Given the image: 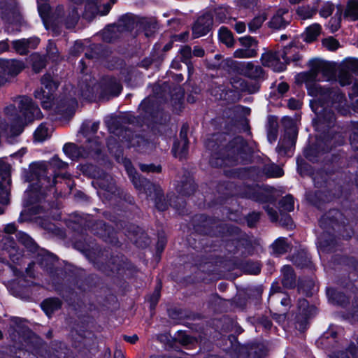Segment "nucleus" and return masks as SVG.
<instances>
[{"label":"nucleus","mask_w":358,"mask_h":358,"mask_svg":"<svg viewBox=\"0 0 358 358\" xmlns=\"http://www.w3.org/2000/svg\"><path fill=\"white\" fill-rule=\"evenodd\" d=\"M310 70L299 73L296 77V81L298 83H305L308 94L315 97L310 103L316 115L313 122L316 130L325 132L335 122L334 113L329 106L336 101H341L343 98V94L338 90L322 87L316 83L319 73H322L327 80L336 78L335 69L331 64L319 60H313L310 62Z\"/></svg>","instance_id":"nucleus-1"},{"label":"nucleus","mask_w":358,"mask_h":358,"mask_svg":"<svg viewBox=\"0 0 358 358\" xmlns=\"http://www.w3.org/2000/svg\"><path fill=\"white\" fill-rule=\"evenodd\" d=\"M50 166L65 169L68 164L55 156L49 165L42 162L31 166V180L36 182L32 183L31 189L27 192V203L32 206L30 210L34 215L47 212L54 206L52 199L55 198L54 185L56 181L54 171Z\"/></svg>","instance_id":"nucleus-2"},{"label":"nucleus","mask_w":358,"mask_h":358,"mask_svg":"<svg viewBox=\"0 0 358 358\" xmlns=\"http://www.w3.org/2000/svg\"><path fill=\"white\" fill-rule=\"evenodd\" d=\"M227 141L226 134H217L206 142V147L212 150L210 164L216 168L234 166L250 162L252 149L242 136H236Z\"/></svg>","instance_id":"nucleus-3"},{"label":"nucleus","mask_w":358,"mask_h":358,"mask_svg":"<svg viewBox=\"0 0 358 358\" xmlns=\"http://www.w3.org/2000/svg\"><path fill=\"white\" fill-rule=\"evenodd\" d=\"M324 232L320 238V249L326 252H333L337 245V236L348 239L353 235V229L344 215L338 209H331L319 220Z\"/></svg>","instance_id":"nucleus-4"},{"label":"nucleus","mask_w":358,"mask_h":358,"mask_svg":"<svg viewBox=\"0 0 358 358\" xmlns=\"http://www.w3.org/2000/svg\"><path fill=\"white\" fill-rule=\"evenodd\" d=\"M153 92V95L149 96L141 102L139 108L144 113L145 118L150 119L157 124L166 125L171 116L169 113L164 111L162 104L166 103L171 96L169 86L165 83L162 86L155 85Z\"/></svg>","instance_id":"nucleus-5"},{"label":"nucleus","mask_w":358,"mask_h":358,"mask_svg":"<svg viewBox=\"0 0 358 358\" xmlns=\"http://www.w3.org/2000/svg\"><path fill=\"white\" fill-rule=\"evenodd\" d=\"M74 248L83 252L99 270L107 275H110V272L113 273L119 269V265H116L115 259L111 258L107 260L108 251L102 250L88 236L83 235L80 238L76 239L74 243Z\"/></svg>","instance_id":"nucleus-6"},{"label":"nucleus","mask_w":358,"mask_h":358,"mask_svg":"<svg viewBox=\"0 0 358 358\" xmlns=\"http://www.w3.org/2000/svg\"><path fill=\"white\" fill-rule=\"evenodd\" d=\"M80 19V15L76 6H71L65 8L63 6L59 5L50 17L48 23L50 27L56 36L63 31V28L73 29L75 28Z\"/></svg>","instance_id":"nucleus-7"},{"label":"nucleus","mask_w":358,"mask_h":358,"mask_svg":"<svg viewBox=\"0 0 358 358\" xmlns=\"http://www.w3.org/2000/svg\"><path fill=\"white\" fill-rule=\"evenodd\" d=\"M129 176L135 188L144 192L148 196L150 197L159 210L164 211L168 208V203L160 186L151 182L132 170L129 171Z\"/></svg>","instance_id":"nucleus-8"},{"label":"nucleus","mask_w":358,"mask_h":358,"mask_svg":"<svg viewBox=\"0 0 358 358\" xmlns=\"http://www.w3.org/2000/svg\"><path fill=\"white\" fill-rule=\"evenodd\" d=\"M69 227L76 231H78L80 228L81 231L83 229L85 230L87 229L93 234L102 238L106 241L110 238L113 231L112 227L107 225L103 220H94L90 215L75 217L74 220L70 222Z\"/></svg>","instance_id":"nucleus-9"},{"label":"nucleus","mask_w":358,"mask_h":358,"mask_svg":"<svg viewBox=\"0 0 358 358\" xmlns=\"http://www.w3.org/2000/svg\"><path fill=\"white\" fill-rule=\"evenodd\" d=\"M194 229L196 232L203 235L224 236L229 224L221 220L209 217L206 215H196L194 220Z\"/></svg>","instance_id":"nucleus-10"},{"label":"nucleus","mask_w":358,"mask_h":358,"mask_svg":"<svg viewBox=\"0 0 358 358\" xmlns=\"http://www.w3.org/2000/svg\"><path fill=\"white\" fill-rule=\"evenodd\" d=\"M292 47H285L282 51L268 50L261 57L264 66L271 68L275 71H282L286 64L290 62L288 57L292 52Z\"/></svg>","instance_id":"nucleus-11"},{"label":"nucleus","mask_w":358,"mask_h":358,"mask_svg":"<svg viewBox=\"0 0 358 358\" xmlns=\"http://www.w3.org/2000/svg\"><path fill=\"white\" fill-rule=\"evenodd\" d=\"M341 137L338 134L332 136L329 134L324 135L322 139L317 140L315 145L305 150V157L311 162L317 161L320 151L323 152H329L333 148L341 145L343 140Z\"/></svg>","instance_id":"nucleus-12"},{"label":"nucleus","mask_w":358,"mask_h":358,"mask_svg":"<svg viewBox=\"0 0 358 358\" xmlns=\"http://www.w3.org/2000/svg\"><path fill=\"white\" fill-rule=\"evenodd\" d=\"M0 17L3 21L10 24L22 26L25 24L15 0L0 1Z\"/></svg>","instance_id":"nucleus-13"},{"label":"nucleus","mask_w":358,"mask_h":358,"mask_svg":"<svg viewBox=\"0 0 358 358\" xmlns=\"http://www.w3.org/2000/svg\"><path fill=\"white\" fill-rule=\"evenodd\" d=\"M317 313L315 306H310L305 299L297 301V312L295 317V328L300 332H304L308 326V320Z\"/></svg>","instance_id":"nucleus-14"},{"label":"nucleus","mask_w":358,"mask_h":358,"mask_svg":"<svg viewBox=\"0 0 358 358\" xmlns=\"http://www.w3.org/2000/svg\"><path fill=\"white\" fill-rule=\"evenodd\" d=\"M96 183L101 189L107 193L108 196H119L120 198H123L129 203H133L134 198L130 194L126 193L124 194L123 192L116 185L115 180L110 175L105 172H101V176L96 180Z\"/></svg>","instance_id":"nucleus-15"},{"label":"nucleus","mask_w":358,"mask_h":358,"mask_svg":"<svg viewBox=\"0 0 358 358\" xmlns=\"http://www.w3.org/2000/svg\"><path fill=\"white\" fill-rule=\"evenodd\" d=\"M15 101L17 102V108L24 120L31 122L35 119L42 117L40 108L36 105L32 99L27 96H19L15 98Z\"/></svg>","instance_id":"nucleus-16"},{"label":"nucleus","mask_w":358,"mask_h":358,"mask_svg":"<svg viewBox=\"0 0 358 358\" xmlns=\"http://www.w3.org/2000/svg\"><path fill=\"white\" fill-rule=\"evenodd\" d=\"M24 69L23 62L16 59H0V86L8 82L10 78L19 74Z\"/></svg>","instance_id":"nucleus-17"},{"label":"nucleus","mask_w":358,"mask_h":358,"mask_svg":"<svg viewBox=\"0 0 358 358\" xmlns=\"http://www.w3.org/2000/svg\"><path fill=\"white\" fill-rule=\"evenodd\" d=\"M128 119L124 116H111L106 120V124L110 132L122 140H129L131 131L127 128Z\"/></svg>","instance_id":"nucleus-18"},{"label":"nucleus","mask_w":358,"mask_h":358,"mask_svg":"<svg viewBox=\"0 0 358 358\" xmlns=\"http://www.w3.org/2000/svg\"><path fill=\"white\" fill-rule=\"evenodd\" d=\"M284 138L279 142L276 149L280 153L287 154L295 145L298 131L296 126L289 119L284 120Z\"/></svg>","instance_id":"nucleus-19"},{"label":"nucleus","mask_w":358,"mask_h":358,"mask_svg":"<svg viewBox=\"0 0 358 358\" xmlns=\"http://www.w3.org/2000/svg\"><path fill=\"white\" fill-rule=\"evenodd\" d=\"M224 237L235 245L234 249L230 250L236 253L241 248H248L251 247V242L248 235L242 231L238 227L229 224Z\"/></svg>","instance_id":"nucleus-20"},{"label":"nucleus","mask_w":358,"mask_h":358,"mask_svg":"<svg viewBox=\"0 0 358 358\" xmlns=\"http://www.w3.org/2000/svg\"><path fill=\"white\" fill-rule=\"evenodd\" d=\"M100 98L108 100L112 97L118 96L122 87L120 82L113 77L105 76L99 83Z\"/></svg>","instance_id":"nucleus-21"},{"label":"nucleus","mask_w":358,"mask_h":358,"mask_svg":"<svg viewBox=\"0 0 358 358\" xmlns=\"http://www.w3.org/2000/svg\"><path fill=\"white\" fill-rule=\"evenodd\" d=\"M213 15L208 12L200 16L192 26V36L194 38H199L207 34L212 28Z\"/></svg>","instance_id":"nucleus-22"},{"label":"nucleus","mask_w":358,"mask_h":358,"mask_svg":"<svg viewBox=\"0 0 358 358\" xmlns=\"http://www.w3.org/2000/svg\"><path fill=\"white\" fill-rule=\"evenodd\" d=\"M268 303L276 308L281 306L285 308V310H287L292 306V300L288 293L282 292L280 287L274 285L271 287Z\"/></svg>","instance_id":"nucleus-23"},{"label":"nucleus","mask_w":358,"mask_h":358,"mask_svg":"<svg viewBox=\"0 0 358 358\" xmlns=\"http://www.w3.org/2000/svg\"><path fill=\"white\" fill-rule=\"evenodd\" d=\"M129 238L138 248H146L150 241L145 231L136 225H130L127 229Z\"/></svg>","instance_id":"nucleus-24"},{"label":"nucleus","mask_w":358,"mask_h":358,"mask_svg":"<svg viewBox=\"0 0 358 358\" xmlns=\"http://www.w3.org/2000/svg\"><path fill=\"white\" fill-rule=\"evenodd\" d=\"M4 113L6 115L13 121H15V124H13L10 127V133L12 136H17L20 135L24 127V124L21 117L17 114V109L15 105H10L4 108Z\"/></svg>","instance_id":"nucleus-25"},{"label":"nucleus","mask_w":358,"mask_h":358,"mask_svg":"<svg viewBox=\"0 0 358 358\" xmlns=\"http://www.w3.org/2000/svg\"><path fill=\"white\" fill-rule=\"evenodd\" d=\"M196 189L194 179L189 173L183 175L180 183L178 185L176 189L177 192L182 196L192 195Z\"/></svg>","instance_id":"nucleus-26"},{"label":"nucleus","mask_w":358,"mask_h":358,"mask_svg":"<svg viewBox=\"0 0 358 358\" xmlns=\"http://www.w3.org/2000/svg\"><path fill=\"white\" fill-rule=\"evenodd\" d=\"M17 241L24 247L27 252L36 254L38 251H43L37 243L27 234L18 231L16 234Z\"/></svg>","instance_id":"nucleus-27"},{"label":"nucleus","mask_w":358,"mask_h":358,"mask_svg":"<svg viewBox=\"0 0 358 358\" xmlns=\"http://www.w3.org/2000/svg\"><path fill=\"white\" fill-rule=\"evenodd\" d=\"M282 286L287 289H292L296 287V276L293 268L289 265L284 266L281 269Z\"/></svg>","instance_id":"nucleus-28"},{"label":"nucleus","mask_w":358,"mask_h":358,"mask_svg":"<svg viewBox=\"0 0 358 358\" xmlns=\"http://www.w3.org/2000/svg\"><path fill=\"white\" fill-rule=\"evenodd\" d=\"M64 153L72 160H78L80 158H85L87 153L84 147H78L73 143H66L63 148Z\"/></svg>","instance_id":"nucleus-29"},{"label":"nucleus","mask_w":358,"mask_h":358,"mask_svg":"<svg viewBox=\"0 0 358 358\" xmlns=\"http://www.w3.org/2000/svg\"><path fill=\"white\" fill-rule=\"evenodd\" d=\"M244 349L247 358H264L267 352L266 347L261 343L248 344Z\"/></svg>","instance_id":"nucleus-30"},{"label":"nucleus","mask_w":358,"mask_h":358,"mask_svg":"<svg viewBox=\"0 0 358 358\" xmlns=\"http://www.w3.org/2000/svg\"><path fill=\"white\" fill-rule=\"evenodd\" d=\"M241 71L244 76L253 80L263 78L264 75L263 69L260 66H256L252 62L243 64Z\"/></svg>","instance_id":"nucleus-31"},{"label":"nucleus","mask_w":358,"mask_h":358,"mask_svg":"<svg viewBox=\"0 0 358 358\" xmlns=\"http://www.w3.org/2000/svg\"><path fill=\"white\" fill-rule=\"evenodd\" d=\"M121 31L117 24L107 26L100 34L102 40L106 43H113L120 37Z\"/></svg>","instance_id":"nucleus-32"},{"label":"nucleus","mask_w":358,"mask_h":358,"mask_svg":"<svg viewBox=\"0 0 358 358\" xmlns=\"http://www.w3.org/2000/svg\"><path fill=\"white\" fill-rule=\"evenodd\" d=\"M41 306L46 315L50 317L54 312L62 308V301L59 298L50 297L43 300Z\"/></svg>","instance_id":"nucleus-33"},{"label":"nucleus","mask_w":358,"mask_h":358,"mask_svg":"<svg viewBox=\"0 0 358 358\" xmlns=\"http://www.w3.org/2000/svg\"><path fill=\"white\" fill-rule=\"evenodd\" d=\"M327 295L328 296L329 301L334 304L345 306L349 303V299L348 296H346V295L343 292H339L334 288H327Z\"/></svg>","instance_id":"nucleus-34"},{"label":"nucleus","mask_w":358,"mask_h":358,"mask_svg":"<svg viewBox=\"0 0 358 358\" xmlns=\"http://www.w3.org/2000/svg\"><path fill=\"white\" fill-rule=\"evenodd\" d=\"M36 263L44 270L52 273L53 270V258L45 250L38 251L37 253Z\"/></svg>","instance_id":"nucleus-35"},{"label":"nucleus","mask_w":358,"mask_h":358,"mask_svg":"<svg viewBox=\"0 0 358 358\" xmlns=\"http://www.w3.org/2000/svg\"><path fill=\"white\" fill-rule=\"evenodd\" d=\"M38 43L36 39L22 38L13 41V48L20 55H26L29 47H34Z\"/></svg>","instance_id":"nucleus-36"},{"label":"nucleus","mask_w":358,"mask_h":358,"mask_svg":"<svg viewBox=\"0 0 358 358\" xmlns=\"http://www.w3.org/2000/svg\"><path fill=\"white\" fill-rule=\"evenodd\" d=\"M307 201L311 204L319 207L322 203L329 201L326 192L322 190L308 192L306 194Z\"/></svg>","instance_id":"nucleus-37"},{"label":"nucleus","mask_w":358,"mask_h":358,"mask_svg":"<svg viewBox=\"0 0 358 358\" xmlns=\"http://www.w3.org/2000/svg\"><path fill=\"white\" fill-rule=\"evenodd\" d=\"M98 13H100V8L97 5V0H87L85 5L83 17L91 21Z\"/></svg>","instance_id":"nucleus-38"},{"label":"nucleus","mask_w":358,"mask_h":358,"mask_svg":"<svg viewBox=\"0 0 358 358\" xmlns=\"http://www.w3.org/2000/svg\"><path fill=\"white\" fill-rule=\"evenodd\" d=\"M77 101L75 99H69L61 102L57 110L59 113L66 117H71L74 114Z\"/></svg>","instance_id":"nucleus-39"},{"label":"nucleus","mask_w":358,"mask_h":358,"mask_svg":"<svg viewBox=\"0 0 358 358\" xmlns=\"http://www.w3.org/2000/svg\"><path fill=\"white\" fill-rule=\"evenodd\" d=\"M266 127L268 139L271 143H272L277 139L278 135V122L277 118L273 116H269L268 117Z\"/></svg>","instance_id":"nucleus-40"},{"label":"nucleus","mask_w":358,"mask_h":358,"mask_svg":"<svg viewBox=\"0 0 358 358\" xmlns=\"http://www.w3.org/2000/svg\"><path fill=\"white\" fill-rule=\"evenodd\" d=\"M292 261L294 265L300 268L308 267L310 263V257L304 250H300L294 254Z\"/></svg>","instance_id":"nucleus-41"},{"label":"nucleus","mask_w":358,"mask_h":358,"mask_svg":"<svg viewBox=\"0 0 358 358\" xmlns=\"http://www.w3.org/2000/svg\"><path fill=\"white\" fill-rule=\"evenodd\" d=\"M243 196L248 197L261 203H266L268 201V196L252 187H247V192L243 195Z\"/></svg>","instance_id":"nucleus-42"},{"label":"nucleus","mask_w":358,"mask_h":358,"mask_svg":"<svg viewBox=\"0 0 358 358\" xmlns=\"http://www.w3.org/2000/svg\"><path fill=\"white\" fill-rule=\"evenodd\" d=\"M321 32V26L319 24H313L306 28L304 34V41L307 43H312L317 40Z\"/></svg>","instance_id":"nucleus-43"},{"label":"nucleus","mask_w":358,"mask_h":358,"mask_svg":"<svg viewBox=\"0 0 358 358\" xmlns=\"http://www.w3.org/2000/svg\"><path fill=\"white\" fill-rule=\"evenodd\" d=\"M94 85V83L89 84L85 81H82L79 83L80 93L83 99L90 100L94 98L95 93V87Z\"/></svg>","instance_id":"nucleus-44"},{"label":"nucleus","mask_w":358,"mask_h":358,"mask_svg":"<svg viewBox=\"0 0 358 358\" xmlns=\"http://www.w3.org/2000/svg\"><path fill=\"white\" fill-rule=\"evenodd\" d=\"M85 150L88 156L93 157H98L101 152V143L96 138L88 140L87 145L85 146Z\"/></svg>","instance_id":"nucleus-45"},{"label":"nucleus","mask_w":358,"mask_h":358,"mask_svg":"<svg viewBox=\"0 0 358 358\" xmlns=\"http://www.w3.org/2000/svg\"><path fill=\"white\" fill-rule=\"evenodd\" d=\"M344 16L354 21L358 20V0L348 1Z\"/></svg>","instance_id":"nucleus-46"},{"label":"nucleus","mask_w":358,"mask_h":358,"mask_svg":"<svg viewBox=\"0 0 358 358\" xmlns=\"http://www.w3.org/2000/svg\"><path fill=\"white\" fill-rule=\"evenodd\" d=\"M188 143L189 142L175 141L172 148L174 156L180 159L185 158L188 152Z\"/></svg>","instance_id":"nucleus-47"},{"label":"nucleus","mask_w":358,"mask_h":358,"mask_svg":"<svg viewBox=\"0 0 358 358\" xmlns=\"http://www.w3.org/2000/svg\"><path fill=\"white\" fill-rule=\"evenodd\" d=\"M1 242L2 244V249L7 250L9 252V255L12 260L15 262V255L11 253V251H16V243L15 240L9 235H6L3 237Z\"/></svg>","instance_id":"nucleus-48"},{"label":"nucleus","mask_w":358,"mask_h":358,"mask_svg":"<svg viewBox=\"0 0 358 358\" xmlns=\"http://www.w3.org/2000/svg\"><path fill=\"white\" fill-rule=\"evenodd\" d=\"M239 90L243 92H247L248 94H254L259 91L260 85L257 82H248L244 80H240L238 83Z\"/></svg>","instance_id":"nucleus-49"},{"label":"nucleus","mask_w":358,"mask_h":358,"mask_svg":"<svg viewBox=\"0 0 358 358\" xmlns=\"http://www.w3.org/2000/svg\"><path fill=\"white\" fill-rule=\"evenodd\" d=\"M39 1H40L38 0V10L39 14H40L41 17H42L46 28L48 29H50V27L48 21L50 20V17L52 15V13H50L51 7L49 4H48L46 3H39Z\"/></svg>","instance_id":"nucleus-50"},{"label":"nucleus","mask_w":358,"mask_h":358,"mask_svg":"<svg viewBox=\"0 0 358 358\" xmlns=\"http://www.w3.org/2000/svg\"><path fill=\"white\" fill-rule=\"evenodd\" d=\"M262 172L267 177H280L283 175L282 169L274 164H265L262 168Z\"/></svg>","instance_id":"nucleus-51"},{"label":"nucleus","mask_w":358,"mask_h":358,"mask_svg":"<svg viewBox=\"0 0 358 358\" xmlns=\"http://www.w3.org/2000/svg\"><path fill=\"white\" fill-rule=\"evenodd\" d=\"M41 84L48 90V92L52 93L55 92L58 86L59 83L57 80H55L51 74L46 73L41 79Z\"/></svg>","instance_id":"nucleus-52"},{"label":"nucleus","mask_w":358,"mask_h":358,"mask_svg":"<svg viewBox=\"0 0 358 358\" xmlns=\"http://www.w3.org/2000/svg\"><path fill=\"white\" fill-rule=\"evenodd\" d=\"M294 198L288 194L280 199L278 202V208L280 212H290L294 210Z\"/></svg>","instance_id":"nucleus-53"},{"label":"nucleus","mask_w":358,"mask_h":358,"mask_svg":"<svg viewBox=\"0 0 358 358\" xmlns=\"http://www.w3.org/2000/svg\"><path fill=\"white\" fill-rule=\"evenodd\" d=\"M11 180L0 182V203L8 204L10 196V185Z\"/></svg>","instance_id":"nucleus-54"},{"label":"nucleus","mask_w":358,"mask_h":358,"mask_svg":"<svg viewBox=\"0 0 358 358\" xmlns=\"http://www.w3.org/2000/svg\"><path fill=\"white\" fill-rule=\"evenodd\" d=\"M317 11V6H301L296 9L297 15L302 19L306 20L312 17Z\"/></svg>","instance_id":"nucleus-55"},{"label":"nucleus","mask_w":358,"mask_h":358,"mask_svg":"<svg viewBox=\"0 0 358 358\" xmlns=\"http://www.w3.org/2000/svg\"><path fill=\"white\" fill-rule=\"evenodd\" d=\"M80 170L83 174L91 178H96V180L101 176V172H103L102 171H100L96 166L91 164L82 165Z\"/></svg>","instance_id":"nucleus-56"},{"label":"nucleus","mask_w":358,"mask_h":358,"mask_svg":"<svg viewBox=\"0 0 358 358\" xmlns=\"http://www.w3.org/2000/svg\"><path fill=\"white\" fill-rule=\"evenodd\" d=\"M327 178V173L323 170L317 171L312 174V179L317 188H321L326 185Z\"/></svg>","instance_id":"nucleus-57"},{"label":"nucleus","mask_w":358,"mask_h":358,"mask_svg":"<svg viewBox=\"0 0 358 358\" xmlns=\"http://www.w3.org/2000/svg\"><path fill=\"white\" fill-rule=\"evenodd\" d=\"M249 168H236L229 170L224 171V175L228 178H243L248 176L249 174Z\"/></svg>","instance_id":"nucleus-58"},{"label":"nucleus","mask_w":358,"mask_h":358,"mask_svg":"<svg viewBox=\"0 0 358 358\" xmlns=\"http://www.w3.org/2000/svg\"><path fill=\"white\" fill-rule=\"evenodd\" d=\"M220 40L228 47L234 45V40L232 33L225 27H222L219 31Z\"/></svg>","instance_id":"nucleus-59"},{"label":"nucleus","mask_w":358,"mask_h":358,"mask_svg":"<svg viewBox=\"0 0 358 358\" xmlns=\"http://www.w3.org/2000/svg\"><path fill=\"white\" fill-rule=\"evenodd\" d=\"M357 348L351 344L346 351H341L330 356V358H357Z\"/></svg>","instance_id":"nucleus-60"},{"label":"nucleus","mask_w":358,"mask_h":358,"mask_svg":"<svg viewBox=\"0 0 358 358\" xmlns=\"http://www.w3.org/2000/svg\"><path fill=\"white\" fill-rule=\"evenodd\" d=\"M272 248L275 254L282 255L287 251L289 245L287 243L286 238H280L273 243Z\"/></svg>","instance_id":"nucleus-61"},{"label":"nucleus","mask_w":358,"mask_h":358,"mask_svg":"<svg viewBox=\"0 0 358 358\" xmlns=\"http://www.w3.org/2000/svg\"><path fill=\"white\" fill-rule=\"evenodd\" d=\"M267 19V16L266 13H262L255 17L249 23H248V29L249 31L252 33L255 32L257 29H259L262 24Z\"/></svg>","instance_id":"nucleus-62"},{"label":"nucleus","mask_w":358,"mask_h":358,"mask_svg":"<svg viewBox=\"0 0 358 358\" xmlns=\"http://www.w3.org/2000/svg\"><path fill=\"white\" fill-rule=\"evenodd\" d=\"M288 24L289 22L286 21L283 17L275 14L269 21L268 27L271 29H280L285 28Z\"/></svg>","instance_id":"nucleus-63"},{"label":"nucleus","mask_w":358,"mask_h":358,"mask_svg":"<svg viewBox=\"0 0 358 358\" xmlns=\"http://www.w3.org/2000/svg\"><path fill=\"white\" fill-rule=\"evenodd\" d=\"M338 77L339 83L342 86L348 85L352 83L351 72L348 71L343 65L341 66Z\"/></svg>","instance_id":"nucleus-64"}]
</instances>
